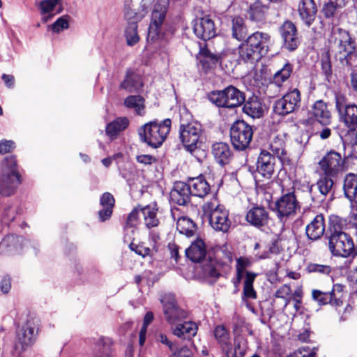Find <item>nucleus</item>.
Listing matches in <instances>:
<instances>
[{"instance_id":"obj_63","label":"nucleus","mask_w":357,"mask_h":357,"mask_svg":"<svg viewBox=\"0 0 357 357\" xmlns=\"http://www.w3.org/2000/svg\"><path fill=\"white\" fill-rule=\"evenodd\" d=\"M15 148V143L11 140H2L0 142V154L10 152Z\"/></svg>"},{"instance_id":"obj_47","label":"nucleus","mask_w":357,"mask_h":357,"mask_svg":"<svg viewBox=\"0 0 357 357\" xmlns=\"http://www.w3.org/2000/svg\"><path fill=\"white\" fill-rule=\"evenodd\" d=\"M334 177L333 176L324 175V177L320 178L317 181V185L321 195L326 196L330 192L334 184L333 181Z\"/></svg>"},{"instance_id":"obj_48","label":"nucleus","mask_w":357,"mask_h":357,"mask_svg":"<svg viewBox=\"0 0 357 357\" xmlns=\"http://www.w3.org/2000/svg\"><path fill=\"white\" fill-rule=\"evenodd\" d=\"M218 63H220V66L225 73L228 74L232 73L236 66L233 56L231 54L221 53Z\"/></svg>"},{"instance_id":"obj_28","label":"nucleus","mask_w":357,"mask_h":357,"mask_svg":"<svg viewBox=\"0 0 357 357\" xmlns=\"http://www.w3.org/2000/svg\"><path fill=\"white\" fill-rule=\"evenodd\" d=\"M186 257L193 262H200L206 255V247L203 240L197 238L185 250Z\"/></svg>"},{"instance_id":"obj_9","label":"nucleus","mask_w":357,"mask_h":357,"mask_svg":"<svg viewBox=\"0 0 357 357\" xmlns=\"http://www.w3.org/2000/svg\"><path fill=\"white\" fill-rule=\"evenodd\" d=\"M214 336L226 357H244L245 349L237 340L232 343L230 334L225 326H217L214 330Z\"/></svg>"},{"instance_id":"obj_64","label":"nucleus","mask_w":357,"mask_h":357,"mask_svg":"<svg viewBox=\"0 0 357 357\" xmlns=\"http://www.w3.org/2000/svg\"><path fill=\"white\" fill-rule=\"evenodd\" d=\"M155 338L158 342L166 345L171 351H174V349H176L174 344L167 338L166 335L159 333Z\"/></svg>"},{"instance_id":"obj_2","label":"nucleus","mask_w":357,"mask_h":357,"mask_svg":"<svg viewBox=\"0 0 357 357\" xmlns=\"http://www.w3.org/2000/svg\"><path fill=\"white\" fill-rule=\"evenodd\" d=\"M331 42H333L335 54V59L342 67L348 71L351 70L356 64V42L349 31L341 29H334L332 31Z\"/></svg>"},{"instance_id":"obj_29","label":"nucleus","mask_w":357,"mask_h":357,"mask_svg":"<svg viewBox=\"0 0 357 357\" xmlns=\"http://www.w3.org/2000/svg\"><path fill=\"white\" fill-rule=\"evenodd\" d=\"M188 184L192 195L199 197H205L211 190L210 185L203 176L190 178L188 181Z\"/></svg>"},{"instance_id":"obj_32","label":"nucleus","mask_w":357,"mask_h":357,"mask_svg":"<svg viewBox=\"0 0 357 357\" xmlns=\"http://www.w3.org/2000/svg\"><path fill=\"white\" fill-rule=\"evenodd\" d=\"M312 114L316 121L322 126H328L331 123V114L327 105L322 100L314 102L312 108Z\"/></svg>"},{"instance_id":"obj_22","label":"nucleus","mask_w":357,"mask_h":357,"mask_svg":"<svg viewBox=\"0 0 357 357\" xmlns=\"http://www.w3.org/2000/svg\"><path fill=\"white\" fill-rule=\"evenodd\" d=\"M191 195V191L188 183L183 181H176L171 190L170 199L173 203L185 206L190 202Z\"/></svg>"},{"instance_id":"obj_17","label":"nucleus","mask_w":357,"mask_h":357,"mask_svg":"<svg viewBox=\"0 0 357 357\" xmlns=\"http://www.w3.org/2000/svg\"><path fill=\"white\" fill-rule=\"evenodd\" d=\"M150 0H142L140 6L136 5L132 0H126L124 6V17L128 24L137 23L147 14Z\"/></svg>"},{"instance_id":"obj_31","label":"nucleus","mask_w":357,"mask_h":357,"mask_svg":"<svg viewBox=\"0 0 357 357\" xmlns=\"http://www.w3.org/2000/svg\"><path fill=\"white\" fill-rule=\"evenodd\" d=\"M212 153L215 160L221 165L228 164L232 158V153L227 143L218 142L213 145Z\"/></svg>"},{"instance_id":"obj_33","label":"nucleus","mask_w":357,"mask_h":357,"mask_svg":"<svg viewBox=\"0 0 357 357\" xmlns=\"http://www.w3.org/2000/svg\"><path fill=\"white\" fill-rule=\"evenodd\" d=\"M146 227L149 229L158 227L160 220L157 217L158 208L155 204L147 205L140 208Z\"/></svg>"},{"instance_id":"obj_35","label":"nucleus","mask_w":357,"mask_h":357,"mask_svg":"<svg viewBox=\"0 0 357 357\" xmlns=\"http://www.w3.org/2000/svg\"><path fill=\"white\" fill-rule=\"evenodd\" d=\"M34 342V328L29 324L23 326L17 333L16 347H21L22 350L31 345Z\"/></svg>"},{"instance_id":"obj_45","label":"nucleus","mask_w":357,"mask_h":357,"mask_svg":"<svg viewBox=\"0 0 357 357\" xmlns=\"http://www.w3.org/2000/svg\"><path fill=\"white\" fill-rule=\"evenodd\" d=\"M292 70V65L289 63H286L282 69L275 73L273 76V82L277 86L280 87L282 84L290 77Z\"/></svg>"},{"instance_id":"obj_49","label":"nucleus","mask_w":357,"mask_h":357,"mask_svg":"<svg viewBox=\"0 0 357 357\" xmlns=\"http://www.w3.org/2000/svg\"><path fill=\"white\" fill-rule=\"evenodd\" d=\"M332 268L331 266L326 264H319L316 263H310L306 266V271L309 273H317L320 275H329Z\"/></svg>"},{"instance_id":"obj_54","label":"nucleus","mask_w":357,"mask_h":357,"mask_svg":"<svg viewBox=\"0 0 357 357\" xmlns=\"http://www.w3.org/2000/svg\"><path fill=\"white\" fill-rule=\"evenodd\" d=\"M329 225L331 234H334L335 231L343 232L342 231V220L340 218L335 215L331 216Z\"/></svg>"},{"instance_id":"obj_56","label":"nucleus","mask_w":357,"mask_h":357,"mask_svg":"<svg viewBox=\"0 0 357 357\" xmlns=\"http://www.w3.org/2000/svg\"><path fill=\"white\" fill-rule=\"evenodd\" d=\"M137 162L144 165H151L157 162V158L149 154H141L136 157Z\"/></svg>"},{"instance_id":"obj_51","label":"nucleus","mask_w":357,"mask_h":357,"mask_svg":"<svg viewBox=\"0 0 357 357\" xmlns=\"http://www.w3.org/2000/svg\"><path fill=\"white\" fill-rule=\"evenodd\" d=\"M130 248L135 252L137 255L145 257L147 256H152L153 252H155L153 250L150 249L149 247H146L144 245V243L140 244H134L130 243Z\"/></svg>"},{"instance_id":"obj_4","label":"nucleus","mask_w":357,"mask_h":357,"mask_svg":"<svg viewBox=\"0 0 357 357\" xmlns=\"http://www.w3.org/2000/svg\"><path fill=\"white\" fill-rule=\"evenodd\" d=\"M21 182V176L17 169L15 158L14 156L6 158L2 162L0 194L3 196L13 195Z\"/></svg>"},{"instance_id":"obj_34","label":"nucleus","mask_w":357,"mask_h":357,"mask_svg":"<svg viewBox=\"0 0 357 357\" xmlns=\"http://www.w3.org/2000/svg\"><path fill=\"white\" fill-rule=\"evenodd\" d=\"M197 332V326L192 321H185L183 324L176 325L172 329V333L178 337L190 339L194 337Z\"/></svg>"},{"instance_id":"obj_37","label":"nucleus","mask_w":357,"mask_h":357,"mask_svg":"<svg viewBox=\"0 0 357 357\" xmlns=\"http://www.w3.org/2000/svg\"><path fill=\"white\" fill-rule=\"evenodd\" d=\"M343 189L349 200L357 199V174L350 173L346 175Z\"/></svg>"},{"instance_id":"obj_59","label":"nucleus","mask_w":357,"mask_h":357,"mask_svg":"<svg viewBox=\"0 0 357 357\" xmlns=\"http://www.w3.org/2000/svg\"><path fill=\"white\" fill-rule=\"evenodd\" d=\"M114 198L109 192H105L100 197V203L102 207H110L113 208Z\"/></svg>"},{"instance_id":"obj_8","label":"nucleus","mask_w":357,"mask_h":357,"mask_svg":"<svg viewBox=\"0 0 357 357\" xmlns=\"http://www.w3.org/2000/svg\"><path fill=\"white\" fill-rule=\"evenodd\" d=\"M328 248L335 256L354 257L357 254L352 238L345 232H335L328 237Z\"/></svg>"},{"instance_id":"obj_39","label":"nucleus","mask_w":357,"mask_h":357,"mask_svg":"<svg viewBox=\"0 0 357 357\" xmlns=\"http://www.w3.org/2000/svg\"><path fill=\"white\" fill-rule=\"evenodd\" d=\"M129 124L127 118H119L107 124L106 134L111 138L116 137L119 133L125 130Z\"/></svg>"},{"instance_id":"obj_3","label":"nucleus","mask_w":357,"mask_h":357,"mask_svg":"<svg viewBox=\"0 0 357 357\" xmlns=\"http://www.w3.org/2000/svg\"><path fill=\"white\" fill-rule=\"evenodd\" d=\"M171 125L170 119H166L160 123H147L138 130L140 139L151 147L158 148L162 145L169 133Z\"/></svg>"},{"instance_id":"obj_13","label":"nucleus","mask_w":357,"mask_h":357,"mask_svg":"<svg viewBox=\"0 0 357 357\" xmlns=\"http://www.w3.org/2000/svg\"><path fill=\"white\" fill-rule=\"evenodd\" d=\"M202 131L201 124L196 121L181 124L179 128L180 139L188 151L192 153L197 149Z\"/></svg>"},{"instance_id":"obj_23","label":"nucleus","mask_w":357,"mask_h":357,"mask_svg":"<svg viewBox=\"0 0 357 357\" xmlns=\"http://www.w3.org/2000/svg\"><path fill=\"white\" fill-rule=\"evenodd\" d=\"M275 158L267 151H261L257 161V171L264 178H270L274 173Z\"/></svg>"},{"instance_id":"obj_21","label":"nucleus","mask_w":357,"mask_h":357,"mask_svg":"<svg viewBox=\"0 0 357 357\" xmlns=\"http://www.w3.org/2000/svg\"><path fill=\"white\" fill-rule=\"evenodd\" d=\"M245 220L250 225L261 228L267 225L269 213L264 207L255 206L248 211Z\"/></svg>"},{"instance_id":"obj_19","label":"nucleus","mask_w":357,"mask_h":357,"mask_svg":"<svg viewBox=\"0 0 357 357\" xmlns=\"http://www.w3.org/2000/svg\"><path fill=\"white\" fill-rule=\"evenodd\" d=\"M193 31L198 38L204 40H209L216 34L214 22L208 16L196 19L193 22Z\"/></svg>"},{"instance_id":"obj_10","label":"nucleus","mask_w":357,"mask_h":357,"mask_svg":"<svg viewBox=\"0 0 357 357\" xmlns=\"http://www.w3.org/2000/svg\"><path fill=\"white\" fill-rule=\"evenodd\" d=\"M252 128L244 121H236L230 128L231 142L236 150L246 149L252 141Z\"/></svg>"},{"instance_id":"obj_53","label":"nucleus","mask_w":357,"mask_h":357,"mask_svg":"<svg viewBox=\"0 0 357 357\" xmlns=\"http://www.w3.org/2000/svg\"><path fill=\"white\" fill-rule=\"evenodd\" d=\"M141 213L140 208H134L128 215L126 220V227H135L139 222V215Z\"/></svg>"},{"instance_id":"obj_58","label":"nucleus","mask_w":357,"mask_h":357,"mask_svg":"<svg viewBox=\"0 0 357 357\" xmlns=\"http://www.w3.org/2000/svg\"><path fill=\"white\" fill-rule=\"evenodd\" d=\"M68 22L66 16L61 17L52 24V30L54 32L59 33L64 29H68Z\"/></svg>"},{"instance_id":"obj_50","label":"nucleus","mask_w":357,"mask_h":357,"mask_svg":"<svg viewBox=\"0 0 357 357\" xmlns=\"http://www.w3.org/2000/svg\"><path fill=\"white\" fill-rule=\"evenodd\" d=\"M317 349L315 347H303L298 348L287 357H316Z\"/></svg>"},{"instance_id":"obj_61","label":"nucleus","mask_w":357,"mask_h":357,"mask_svg":"<svg viewBox=\"0 0 357 357\" xmlns=\"http://www.w3.org/2000/svg\"><path fill=\"white\" fill-rule=\"evenodd\" d=\"M291 295V289L288 284L282 285L275 293V296L279 298H285Z\"/></svg>"},{"instance_id":"obj_62","label":"nucleus","mask_w":357,"mask_h":357,"mask_svg":"<svg viewBox=\"0 0 357 357\" xmlns=\"http://www.w3.org/2000/svg\"><path fill=\"white\" fill-rule=\"evenodd\" d=\"M349 104L347 103V98L338 93L335 96V107L337 112H340L342 110V109H344L347 107Z\"/></svg>"},{"instance_id":"obj_26","label":"nucleus","mask_w":357,"mask_h":357,"mask_svg":"<svg viewBox=\"0 0 357 357\" xmlns=\"http://www.w3.org/2000/svg\"><path fill=\"white\" fill-rule=\"evenodd\" d=\"M202 69L207 72L214 68L220 59V54L212 52L206 45L201 47L197 55Z\"/></svg>"},{"instance_id":"obj_18","label":"nucleus","mask_w":357,"mask_h":357,"mask_svg":"<svg viewBox=\"0 0 357 357\" xmlns=\"http://www.w3.org/2000/svg\"><path fill=\"white\" fill-rule=\"evenodd\" d=\"M301 94L299 91H289L282 98L277 100L275 110L280 115H286L299 106Z\"/></svg>"},{"instance_id":"obj_30","label":"nucleus","mask_w":357,"mask_h":357,"mask_svg":"<svg viewBox=\"0 0 357 357\" xmlns=\"http://www.w3.org/2000/svg\"><path fill=\"white\" fill-rule=\"evenodd\" d=\"M265 109L264 104L261 99L255 94L248 97V100L243 106L244 112L253 118H259L264 114Z\"/></svg>"},{"instance_id":"obj_6","label":"nucleus","mask_w":357,"mask_h":357,"mask_svg":"<svg viewBox=\"0 0 357 357\" xmlns=\"http://www.w3.org/2000/svg\"><path fill=\"white\" fill-rule=\"evenodd\" d=\"M202 209L214 230L223 233L229 231L231 221L229 218V211L223 206L215 202H208L203 205Z\"/></svg>"},{"instance_id":"obj_43","label":"nucleus","mask_w":357,"mask_h":357,"mask_svg":"<svg viewBox=\"0 0 357 357\" xmlns=\"http://www.w3.org/2000/svg\"><path fill=\"white\" fill-rule=\"evenodd\" d=\"M121 87L124 89H139L143 87L142 77L133 72H128L124 81L121 83Z\"/></svg>"},{"instance_id":"obj_1","label":"nucleus","mask_w":357,"mask_h":357,"mask_svg":"<svg viewBox=\"0 0 357 357\" xmlns=\"http://www.w3.org/2000/svg\"><path fill=\"white\" fill-rule=\"evenodd\" d=\"M271 45L269 33L255 31L238 47L239 59L245 63H254L266 55Z\"/></svg>"},{"instance_id":"obj_15","label":"nucleus","mask_w":357,"mask_h":357,"mask_svg":"<svg viewBox=\"0 0 357 357\" xmlns=\"http://www.w3.org/2000/svg\"><path fill=\"white\" fill-rule=\"evenodd\" d=\"M160 301L163 305L165 319L169 324H173L182 319L186 318V312L177 305L175 296L172 294H165L161 298Z\"/></svg>"},{"instance_id":"obj_41","label":"nucleus","mask_w":357,"mask_h":357,"mask_svg":"<svg viewBox=\"0 0 357 357\" xmlns=\"http://www.w3.org/2000/svg\"><path fill=\"white\" fill-rule=\"evenodd\" d=\"M20 238L14 235L5 236L0 242V253L1 255L10 254L17 248Z\"/></svg>"},{"instance_id":"obj_12","label":"nucleus","mask_w":357,"mask_h":357,"mask_svg":"<svg viewBox=\"0 0 357 357\" xmlns=\"http://www.w3.org/2000/svg\"><path fill=\"white\" fill-rule=\"evenodd\" d=\"M275 211L277 216L281 220H287L293 217L300 210L301 205L294 191L283 193L275 202Z\"/></svg>"},{"instance_id":"obj_36","label":"nucleus","mask_w":357,"mask_h":357,"mask_svg":"<svg viewBox=\"0 0 357 357\" xmlns=\"http://www.w3.org/2000/svg\"><path fill=\"white\" fill-rule=\"evenodd\" d=\"M269 7L260 1H256L250 6L248 14L250 18L255 22H261L266 19Z\"/></svg>"},{"instance_id":"obj_24","label":"nucleus","mask_w":357,"mask_h":357,"mask_svg":"<svg viewBox=\"0 0 357 357\" xmlns=\"http://www.w3.org/2000/svg\"><path fill=\"white\" fill-rule=\"evenodd\" d=\"M298 12L303 22L310 26L315 20L317 7L314 0H300Z\"/></svg>"},{"instance_id":"obj_60","label":"nucleus","mask_w":357,"mask_h":357,"mask_svg":"<svg viewBox=\"0 0 357 357\" xmlns=\"http://www.w3.org/2000/svg\"><path fill=\"white\" fill-rule=\"evenodd\" d=\"M170 357H192L190 349L187 346L181 347L178 350L174 349Z\"/></svg>"},{"instance_id":"obj_46","label":"nucleus","mask_w":357,"mask_h":357,"mask_svg":"<svg viewBox=\"0 0 357 357\" xmlns=\"http://www.w3.org/2000/svg\"><path fill=\"white\" fill-rule=\"evenodd\" d=\"M125 36L128 45L132 46L137 43L139 40V36L137 33V24L132 22L128 24L125 31Z\"/></svg>"},{"instance_id":"obj_14","label":"nucleus","mask_w":357,"mask_h":357,"mask_svg":"<svg viewBox=\"0 0 357 357\" xmlns=\"http://www.w3.org/2000/svg\"><path fill=\"white\" fill-rule=\"evenodd\" d=\"M344 159L340 153L330 151L319 161L318 165L324 176H337L344 171Z\"/></svg>"},{"instance_id":"obj_25","label":"nucleus","mask_w":357,"mask_h":357,"mask_svg":"<svg viewBox=\"0 0 357 357\" xmlns=\"http://www.w3.org/2000/svg\"><path fill=\"white\" fill-rule=\"evenodd\" d=\"M325 232V220L322 214L317 215L306 226L305 234L308 239L317 241Z\"/></svg>"},{"instance_id":"obj_27","label":"nucleus","mask_w":357,"mask_h":357,"mask_svg":"<svg viewBox=\"0 0 357 357\" xmlns=\"http://www.w3.org/2000/svg\"><path fill=\"white\" fill-rule=\"evenodd\" d=\"M339 120L350 130L357 128V105H349L344 109L338 112Z\"/></svg>"},{"instance_id":"obj_11","label":"nucleus","mask_w":357,"mask_h":357,"mask_svg":"<svg viewBox=\"0 0 357 357\" xmlns=\"http://www.w3.org/2000/svg\"><path fill=\"white\" fill-rule=\"evenodd\" d=\"M207 97L219 107H235L245 101V96L242 91H211Z\"/></svg>"},{"instance_id":"obj_42","label":"nucleus","mask_w":357,"mask_h":357,"mask_svg":"<svg viewBox=\"0 0 357 357\" xmlns=\"http://www.w3.org/2000/svg\"><path fill=\"white\" fill-rule=\"evenodd\" d=\"M247 33V29L243 18L235 17L231 20V35L238 40H241Z\"/></svg>"},{"instance_id":"obj_5","label":"nucleus","mask_w":357,"mask_h":357,"mask_svg":"<svg viewBox=\"0 0 357 357\" xmlns=\"http://www.w3.org/2000/svg\"><path fill=\"white\" fill-rule=\"evenodd\" d=\"M252 265L250 259L241 257L236 259V280L234 284L237 286L244 278L243 287V300L256 299L257 292L254 289L253 282L255 280L257 273L247 271Z\"/></svg>"},{"instance_id":"obj_57","label":"nucleus","mask_w":357,"mask_h":357,"mask_svg":"<svg viewBox=\"0 0 357 357\" xmlns=\"http://www.w3.org/2000/svg\"><path fill=\"white\" fill-rule=\"evenodd\" d=\"M336 10L337 3L330 1L324 5L322 12L326 17L330 18L334 16Z\"/></svg>"},{"instance_id":"obj_38","label":"nucleus","mask_w":357,"mask_h":357,"mask_svg":"<svg viewBox=\"0 0 357 357\" xmlns=\"http://www.w3.org/2000/svg\"><path fill=\"white\" fill-rule=\"evenodd\" d=\"M176 229L180 234L191 237L197 231V225L190 218L182 216L177 220Z\"/></svg>"},{"instance_id":"obj_16","label":"nucleus","mask_w":357,"mask_h":357,"mask_svg":"<svg viewBox=\"0 0 357 357\" xmlns=\"http://www.w3.org/2000/svg\"><path fill=\"white\" fill-rule=\"evenodd\" d=\"M344 286L335 284L331 291L324 292L318 289L312 291V297L319 305L331 304L340 306L342 304V297Z\"/></svg>"},{"instance_id":"obj_52","label":"nucleus","mask_w":357,"mask_h":357,"mask_svg":"<svg viewBox=\"0 0 357 357\" xmlns=\"http://www.w3.org/2000/svg\"><path fill=\"white\" fill-rule=\"evenodd\" d=\"M321 70L325 75L326 79L329 81V78L332 77V65L329 53L327 52L321 59Z\"/></svg>"},{"instance_id":"obj_7","label":"nucleus","mask_w":357,"mask_h":357,"mask_svg":"<svg viewBox=\"0 0 357 357\" xmlns=\"http://www.w3.org/2000/svg\"><path fill=\"white\" fill-rule=\"evenodd\" d=\"M168 4L169 0H157L155 3L149 27L148 41L155 43L163 38L162 24L166 16Z\"/></svg>"},{"instance_id":"obj_44","label":"nucleus","mask_w":357,"mask_h":357,"mask_svg":"<svg viewBox=\"0 0 357 357\" xmlns=\"http://www.w3.org/2000/svg\"><path fill=\"white\" fill-rule=\"evenodd\" d=\"M144 100L140 96H130L124 100V105L129 108H133L139 115L144 113Z\"/></svg>"},{"instance_id":"obj_40","label":"nucleus","mask_w":357,"mask_h":357,"mask_svg":"<svg viewBox=\"0 0 357 357\" xmlns=\"http://www.w3.org/2000/svg\"><path fill=\"white\" fill-rule=\"evenodd\" d=\"M269 149L280 160L287 159L285 142L282 136H275L270 142Z\"/></svg>"},{"instance_id":"obj_55","label":"nucleus","mask_w":357,"mask_h":357,"mask_svg":"<svg viewBox=\"0 0 357 357\" xmlns=\"http://www.w3.org/2000/svg\"><path fill=\"white\" fill-rule=\"evenodd\" d=\"M59 0H43L40 3L41 13H49L54 10Z\"/></svg>"},{"instance_id":"obj_20","label":"nucleus","mask_w":357,"mask_h":357,"mask_svg":"<svg viewBox=\"0 0 357 357\" xmlns=\"http://www.w3.org/2000/svg\"><path fill=\"white\" fill-rule=\"evenodd\" d=\"M280 31L285 48L290 51L296 50L299 44V39L297 36V29L295 24L290 21H286L280 28Z\"/></svg>"}]
</instances>
